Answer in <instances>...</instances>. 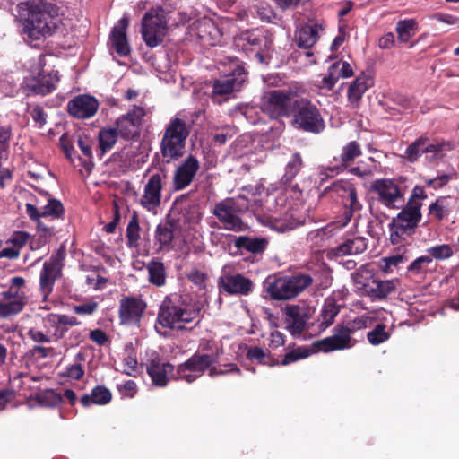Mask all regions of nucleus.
Here are the masks:
<instances>
[{"label": "nucleus", "mask_w": 459, "mask_h": 459, "mask_svg": "<svg viewBox=\"0 0 459 459\" xmlns=\"http://www.w3.org/2000/svg\"><path fill=\"white\" fill-rule=\"evenodd\" d=\"M26 4L28 13L22 20V33L28 44L37 48L59 29L60 9L45 0H30Z\"/></svg>", "instance_id": "nucleus-1"}, {"label": "nucleus", "mask_w": 459, "mask_h": 459, "mask_svg": "<svg viewBox=\"0 0 459 459\" xmlns=\"http://www.w3.org/2000/svg\"><path fill=\"white\" fill-rule=\"evenodd\" d=\"M191 126L186 120L175 117L166 125L160 143V152L163 164L179 160L186 153V140Z\"/></svg>", "instance_id": "nucleus-2"}, {"label": "nucleus", "mask_w": 459, "mask_h": 459, "mask_svg": "<svg viewBox=\"0 0 459 459\" xmlns=\"http://www.w3.org/2000/svg\"><path fill=\"white\" fill-rule=\"evenodd\" d=\"M313 283L308 273H297L291 275L276 273L268 276L264 288L273 300H289L296 298Z\"/></svg>", "instance_id": "nucleus-3"}, {"label": "nucleus", "mask_w": 459, "mask_h": 459, "mask_svg": "<svg viewBox=\"0 0 459 459\" xmlns=\"http://www.w3.org/2000/svg\"><path fill=\"white\" fill-rule=\"evenodd\" d=\"M290 118L291 126L301 132L318 134L325 129L319 108L306 97L298 96Z\"/></svg>", "instance_id": "nucleus-4"}, {"label": "nucleus", "mask_w": 459, "mask_h": 459, "mask_svg": "<svg viewBox=\"0 0 459 459\" xmlns=\"http://www.w3.org/2000/svg\"><path fill=\"white\" fill-rule=\"evenodd\" d=\"M406 177L377 178L370 184V192L376 195V200L390 210L401 209L409 188Z\"/></svg>", "instance_id": "nucleus-5"}, {"label": "nucleus", "mask_w": 459, "mask_h": 459, "mask_svg": "<svg viewBox=\"0 0 459 459\" xmlns=\"http://www.w3.org/2000/svg\"><path fill=\"white\" fill-rule=\"evenodd\" d=\"M421 218L420 204L411 202L403 204L401 212L388 224L390 242L393 245H398L405 241L408 237L412 236Z\"/></svg>", "instance_id": "nucleus-6"}, {"label": "nucleus", "mask_w": 459, "mask_h": 459, "mask_svg": "<svg viewBox=\"0 0 459 459\" xmlns=\"http://www.w3.org/2000/svg\"><path fill=\"white\" fill-rule=\"evenodd\" d=\"M298 94L291 91L271 90L266 91L260 100V110L270 119L290 118Z\"/></svg>", "instance_id": "nucleus-7"}, {"label": "nucleus", "mask_w": 459, "mask_h": 459, "mask_svg": "<svg viewBox=\"0 0 459 459\" xmlns=\"http://www.w3.org/2000/svg\"><path fill=\"white\" fill-rule=\"evenodd\" d=\"M200 312L201 308L199 307L187 308L186 307L176 305L171 299H167L160 306L157 321L163 327L183 331L186 330L185 324L191 323L198 317Z\"/></svg>", "instance_id": "nucleus-8"}, {"label": "nucleus", "mask_w": 459, "mask_h": 459, "mask_svg": "<svg viewBox=\"0 0 459 459\" xmlns=\"http://www.w3.org/2000/svg\"><path fill=\"white\" fill-rule=\"evenodd\" d=\"M247 80V72L242 65H237L230 74L212 82L210 98L213 103L222 104L230 100L232 93L239 91Z\"/></svg>", "instance_id": "nucleus-9"}, {"label": "nucleus", "mask_w": 459, "mask_h": 459, "mask_svg": "<svg viewBox=\"0 0 459 459\" xmlns=\"http://www.w3.org/2000/svg\"><path fill=\"white\" fill-rule=\"evenodd\" d=\"M220 355L216 353L195 352L185 362L178 365L176 376L178 379L193 383L202 377L212 365L219 361Z\"/></svg>", "instance_id": "nucleus-10"}, {"label": "nucleus", "mask_w": 459, "mask_h": 459, "mask_svg": "<svg viewBox=\"0 0 459 459\" xmlns=\"http://www.w3.org/2000/svg\"><path fill=\"white\" fill-rule=\"evenodd\" d=\"M167 30V20L161 8L150 9L142 19L141 33L145 44L155 48L162 43Z\"/></svg>", "instance_id": "nucleus-11"}, {"label": "nucleus", "mask_w": 459, "mask_h": 459, "mask_svg": "<svg viewBox=\"0 0 459 459\" xmlns=\"http://www.w3.org/2000/svg\"><path fill=\"white\" fill-rule=\"evenodd\" d=\"M66 256L65 247L61 246L43 264L39 276L40 291L46 298L53 291L56 281L60 277Z\"/></svg>", "instance_id": "nucleus-12"}, {"label": "nucleus", "mask_w": 459, "mask_h": 459, "mask_svg": "<svg viewBox=\"0 0 459 459\" xmlns=\"http://www.w3.org/2000/svg\"><path fill=\"white\" fill-rule=\"evenodd\" d=\"M168 173L165 169L152 174L144 186L140 204L149 212L156 210L161 204V191L166 186Z\"/></svg>", "instance_id": "nucleus-13"}, {"label": "nucleus", "mask_w": 459, "mask_h": 459, "mask_svg": "<svg viewBox=\"0 0 459 459\" xmlns=\"http://www.w3.org/2000/svg\"><path fill=\"white\" fill-rule=\"evenodd\" d=\"M146 307V302L140 296H123L118 306L119 324L126 326H140Z\"/></svg>", "instance_id": "nucleus-14"}, {"label": "nucleus", "mask_w": 459, "mask_h": 459, "mask_svg": "<svg viewBox=\"0 0 459 459\" xmlns=\"http://www.w3.org/2000/svg\"><path fill=\"white\" fill-rule=\"evenodd\" d=\"M146 115L145 109L134 106L133 109L120 116L115 122L119 136L126 141H135L141 134L142 121Z\"/></svg>", "instance_id": "nucleus-15"}, {"label": "nucleus", "mask_w": 459, "mask_h": 459, "mask_svg": "<svg viewBox=\"0 0 459 459\" xmlns=\"http://www.w3.org/2000/svg\"><path fill=\"white\" fill-rule=\"evenodd\" d=\"M213 214L223 224L227 230L235 232L245 231L247 225L236 214L234 203L230 199H226L215 204Z\"/></svg>", "instance_id": "nucleus-16"}, {"label": "nucleus", "mask_w": 459, "mask_h": 459, "mask_svg": "<svg viewBox=\"0 0 459 459\" xmlns=\"http://www.w3.org/2000/svg\"><path fill=\"white\" fill-rule=\"evenodd\" d=\"M178 233L177 223L167 219L160 222L154 231V246L158 253H168L174 248L176 236Z\"/></svg>", "instance_id": "nucleus-17"}, {"label": "nucleus", "mask_w": 459, "mask_h": 459, "mask_svg": "<svg viewBox=\"0 0 459 459\" xmlns=\"http://www.w3.org/2000/svg\"><path fill=\"white\" fill-rule=\"evenodd\" d=\"M58 82V71L46 73L42 69L36 76L26 78L25 85L33 94L45 96L56 90Z\"/></svg>", "instance_id": "nucleus-18"}, {"label": "nucleus", "mask_w": 459, "mask_h": 459, "mask_svg": "<svg viewBox=\"0 0 459 459\" xmlns=\"http://www.w3.org/2000/svg\"><path fill=\"white\" fill-rule=\"evenodd\" d=\"M219 289L230 295H248L254 284L252 281L240 273H223L218 280Z\"/></svg>", "instance_id": "nucleus-19"}, {"label": "nucleus", "mask_w": 459, "mask_h": 459, "mask_svg": "<svg viewBox=\"0 0 459 459\" xmlns=\"http://www.w3.org/2000/svg\"><path fill=\"white\" fill-rule=\"evenodd\" d=\"M99 101L93 96L81 94L70 100L67 103V112L78 119L92 117L98 111Z\"/></svg>", "instance_id": "nucleus-20"}, {"label": "nucleus", "mask_w": 459, "mask_h": 459, "mask_svg": "<svg viewBox=\"0 0 459 459\" xmlns=\"http://www.w3.org/2000/svg\"><path fill=\"white\" fill-rule=\"evenodd\" d=\"M47 197L48 204L41 207V211L37 205L26 204V212L31 221H39L42 217H52L54 219H64L65 208L61 201L53 198L48 192H40Z\"/></svg>", "instance_id": "nucleus-21"}, {"label": "nucleus", "mask_w": 459, "mask_h": 459, "mask_svg": "<svg viewBox=\"0 0 459 459\" xmlns=\"http://www.w3.org/2000/svg\"><path fill=\"white\" fill-rule=\"evenodd\" d=\"M333 335L317 340L312 343L313 348L316 351L331 352L333 351H341L349 349L352 346L351 337H348L341 330L339 325H335L333 329Z\"/></svg>", "instance_id": "nucleus-22"}, {"label": "nucleus", "mask_w": 459, "mask_h": 459, "mask_svg": "<svg viewBox=\"0 0 459 459\" xmlns=\"http://www.w3.org/2000/svg\"><path fill=\"white\" fill-rule=\"evenodd\" d=\"M199 168L200 165L197 159L193 155H189L174 172L173 185L175 190H182L188 186Z\"/></svg>", "instance_id": "nucleus-23"}, {"label": "nucleus", "mask_w": 459, "mask_h": 459, "mask_svg": "<svg viewBox=\"0 0 459 459\" xmlns=\"http://www.w3.org/2000/svg\"><path fill=\"white\" fill-rule=\"evenodd\" d=\"M129 25V19L123 16L116 26L113 27L109 41L111 48L120 56H126L130 54L131 48L126 37V30Z\"/></svg>", "instance_id": "nucleus-24"}, {"label": "nucleus", "mask_w": 459, "mask_h": 459, "mask_svg": "<svg viewBox=\"0 0 459 459\" xmlns=\"http://www.w3.org/2000/svg\"><path fill=\"white\" fill-rule=\"evenodd\" d=\"M146 370L154 385L164 387L169 382L168 376L174 371V366L169 362H163L160 357L156 356L148 360Z\"/></svg>", "instance_id": "nucleus-25"}, {"label": "nucleus", "mask_w": 459, "mask_h": 459, "mask_svg": "<svg viewBox=\"0 0 459 459\" xmlns=\"http://www.w3.org/2000/svg\"><path fill=\"white\" fill-rule=\"evenodd\" d=\"M240 39L247 45L257 49L255 56L263 60V55L260 50L267 49L271 47L273 40L272 35L267 30L259 29L247 30L241 34Z\"/></svg>", "instance_id": "nucleus-26"}, {"label": "nucleus", "mask_w": 459, "mask_h": 459, "mask_svg": "<svg viewBox=\"0 0 459 459\" xmlns=\"http://www.w3.org/2000/svg\"><path fill=\"white\" fill-rule=\"evenodd\" d=\"M399 284L400 281L398 279L385 281L378 279L372 280L370 287L365 296L370 298L372 301L383 300L395 292Z\"/></svg>", "instance_id": "nucleus-27"}, {"label": "nucleus", "mask_w": 459, "mask_h": 459, "mask_svg": "<svg viewBox=\"0 0 459 459\" xmlns=\"http://www.w3.org/2000/svg\"><path fill=\"white\" fill-rule=\"evenodd\" d=\"M322 29L321 25L314 23H307L300 27L296 32L297 45L300 48H311L319 39V30Z\"/></svg>", "instance_id": "nucleus-28"}, {"label": "nucleus", "mask_w": 459, "mask_h": 459, "mask_svg": "<svg viewBox=\"0 0 459 459\" xmlns=\"http://www.w3.org/2000/svg\"><path fill=\"white\" fill-rule=\"evenodd\" d=\"M48 321L54 327V336L56 339L64 338L70 327L81 324L75 316L65 314H50L48 316Z\"/></svg>", "instance_id": "nucleus-29"}, {"label": "nucleus", "mask_w": 459, "mask_h": 459, "mask_svg": "<svg viewBox=\"0 0 459 459\" xmlns=\"http://www.w3.org/2000/svg\"><path fill=\"white\" fill-rule=\"evenodd\" d=\"M368 247V240L363 237L346 239L331 250L335 256L358 255L363 253Z\"/></svg>", "instance_id": "nucleus-30"}, {"label": "nucleus", "mask_w": 459, "mask_h": 459, "mask_svg": "<svg viewBox=\"0 0 459 459\" xmlns=\"http://www.w3.org/2000/svg\"><path fill=\"white\" fill-rule=\"evenodd\" d=\"M269 241L265 238L238 236L235 238L234 246L240 250H246L254 255H259L267 248Z\"/></svg>", "instance_id": "nucleus-31"}, {"label": "nucleus", "mask_w": 459, "mask_h": 459, "mask_svg": "<svg viewBox=\"0 0 459 459\" xmlns=\"http://www.w3.org/2000/svg\"><path fill=\"white\" fill-rule=\"evenodd\" d=\"M373 85L372 79L369 76L361 74L358 76L350 85L347 92L350 103L358 107L363 94Z\"/></svg>", "instance_id": "nucleus-32"}, {"label": "nucleus", "mask_w": 459, "mask_h": 459, "mask_svg": "<svg viewBox=\"0 0 459 459\" xmlns=\"http://www.w3.org/2000/svg\"><path fill=\"white\" fill-rule=\"evenodd\" d=\"M362 155V149L357 141H351L345 144L342 152L338 157H334V160L339 162L336 166L338 169L344 170L350 167L354 160Z\"/></svg>", "instance_id": "nucleus-33"}, {"label": "nucleus", "mask_w": 459, "mask_h": 459, "mask_svg": "<svg viewBox=\"0 0 459 459\" xmlns=\"http://www.w3.org/2000/svg\"><path fill=\"white\" fill-rule=\"evenodd\" d=\"M111 399L112 394L108 388L104 385H97L90 394L82 395L80 402L83 407H89L91 404L106 405Z\"/></svg>", "instance_id": "nucleus-34"}, {"label": "nucleus", "mask_w": 459, "mask_h": 459, "mask_svg": "<svg viewBox=\"0 0 459 459\" xmlns=\"http://www.w3.org/2000/svg\"><path fill=\"white\" fill-rule=\"evenodd\" d=\"M353 282L357 289L365 296L370 287L372 280H375V270L369 264L361 265L355 273H351Z\"/></svg>", "instance_id": "nucleus-35"}, {"label": "nucleus", "mask_w": 459, "mask_h": 459, "mask_svg": "<svg viewBox=\"0 0 459 459\" xmlns=\"http://www.w3.org/2000/svg\"><path fill=\"white\" fill-rule=\"evenodd\" d=\"M119 134L115 127H101L98 133L100 156L109 152L117 143Z\"/></svg>", "instance_id": "nucleus-36"}, {"label": "nucleus", "mask_w": 459, "mask_h": 459, "mask_svg": "<svg viewBox=\"0 0 459 459\" xmlns=\"http://www.w3.org/2000/svg\"><path fill=\"white\" fill-rule=\"evenodd\" d=\"M287 329L294 337L299 336L305 329L307 321L305 315H302L299 307H290L287 311Z\"/></svg>", "instance_id": "nucleus-37"}, {"label": "nucleus", "mask_w": 459, "mask_h": 459, "mask_svg": "<svg viewBox=\"0 0 459 459\" xmlns=\"http://www.w3.org/2000/svg\"><path fill=\"white\" fill-rule=\"evenodd\" d=\"M316 352L313 346L307 347V346H295L293 345V348L290 349V347H288V351L284 354L281 360H279V363L277 366H288L292 363H295L300 359H306L309 357L311 354Z\"/></svg>", "instance_id": "nucleus-38"}, {"label": "nucleus", "mask_w": 459, "mask_h": 459, "mask_svg": "<svg viewBox=\"0 0 459 459\" xmlns=\"http://www.w3.org/2000/svg\"><path fill=\"white\" fill-rule=\"evenodd\" d=\"M196 30L198 38L205 45L213 46L219 39V30L212 21L200 22Z\"/></svg>", "instance_id": "nucleus-39"}, {"label": "nucleus", "mask_w": 459, "mask_h": 459, "mask_svg": "<svg viewBox=\"0 0 459 459\" xmlns=\"http://www.w3.org/2000/svg\"><path fill=\"white\" fill-rule=\"evenodd\" d=\"M340 312V307L336 304L334 299H326L323 305L319 322L322 330H325L334 322V318Z\"/></svg>", "instance_id": "nucleus-40"}, {"label": "nucleus", "mask_w": 459, "mask_h": 459, "mask_svg": "<svg viewBox=\"0 0 459 459\" xmlns=\"http://www.w3.org/2000/svg\"><path fill=\"white\" fill-rule=\"evenodd\" d=\"M27 304L26 297H20L12 301L0 299V318H12L19 315Z\"/></svg>", "instance_id": "nucleus-41"}, {"label": "nucleus", "mask_w": 459, "mask_h": 459, "mask_svg": "<svg viewBox=\"0 0 459 459\" xmlns=\"http://www.w3.org/2000/svg\"><path fill=\"white\" fill-rule=\"evenodd\" d=\"M149 281L158 287L166 282V271L164 264L157 259L151 260L146 265Z\"/></svg>", "instance_id": "nucleus-42"}, {"label": "nucleus", "mask_w": 459, "mask_h": 459, "mask_svg": "<svg viewBox=\"0 0 459 459\" xmlns=\"http://www.w3.org/2000/svg\"><path fill=\"white\" fill-rule=\"evenodd\" d=\"M395 30L398 40L406 43L416 34L418 22L414 19L400 20L396 23Z\"/></svg>", "instance_id": "nucleus-43"}, {"label": "nucleus", "mask_w": 459, "mask_h": 459, "mask_svg": "<svg viewBox=\"0 0 459 459\" xmlns=\"http://www.w3.org/2000/svg\"><path fill=\"white\" fill-rule=\"evenodd\" d=\"M247 359L249 360H256L258 363L268 366H276L279 359L273 357L269 351H265L258 346H250L247 349Z\"/></svg>", "instance_id": "nucleus-44"}, {"label": "nucleus", "mask_w": 459, "mask_h": 459, "mask_svg": "<svg viewBox=\"0 0 459 459\" xmlns=\"http://www.w3.org/2000/svg\"><path fill=\"white\" fill-rule=\"evenodd\" d=\"M141 227L139 224V217L136 212H134L126 227V245L130 248L139 247Z\"/></svg>", "instance_id": "nucleus-45"}, {"label": "nucleus", "mask_w": 459, "mask_h": 459, "mask_svg": "<svg viewBox=\"0 0 459 459\" xmlns=\"http://www.w3.org/2000/svg\"><path fill=\"white\" fill-rule=\"evenodd\" d=\"M344 207V218L345 221L342 225H346L352 218L354 212H359L362 209V204L358 199L357 189L351 190V193L342 201Z\"/></svg>", "instance_id": "nucleus-46"}, {"label": "nucleus", "mask_w": 459, "mask_h": 459, "mask_svg": "<svg viewBox=\"0 0 459 459\" xmlns=\"http://www.w3.org/2000/svg\"><path fill=\"white\" fill-rule=\"evenodd\" d=\"M303 166V161L300 153L295 152L290 160L287 163L285 173L281 178V182L284 185L291 183L292 179L299 174Z\"/></svg>", "instance_id": "nucleus-47"}, {"label": "nucleus", "mask_w": 459, "mask_h": 459, "mask_svg": "<svg viewBox=\"0 0 459 459\" xmlns=\"http://www.w3.org/2000/svg\"><path fill=\"white\" fill-rule=\"evenodd\" d=\"M429 141L428 137L420 136L411 143L405 150V158L408 161L413 163L418 160L422 153H425V143Z\"/></svg>", "instance_id": "nucleus-48"}, {"label": "nucleus", "mask_w": 459, "mask_h": 459, "mask_svg": "<svg viewBox=\"0 0 459 459\" xmlns=\"http://www.w3.org/2000/svg\"><path fill=\"white\" fill-rule=\"evenodd\" d=\"M429 212L430 214H433L437 221H442L451 212L448 197L439 196L429 206Z\"/></svg>", "instance_id": "nucleus-49"}, {"label": "nucleus", "mask_w": 459, "mask_h": 459, "mask_svg": "<svg viewBox=\"0 0 459 459\" xmlns=\"http://www.w3.org/2000/svg\"><path fill=\"white\" fill-rule=\"evenodd\" d=\"M356 187L353 184L346 180H336L333 182L330 186H326L324 190L325 194L333 193L337 196L341 197L342 202L346 198V196L351 193V190H354Z\"/></svg>", "instance_id": "nucleus-50"}, {"label": "nucleus", "mask_w": 459, "mask_h": 459, "mask_svg": "<svg viewBox=\"0 0 459 459\" xmlns=\"http://www.w3.org/2000/svg\"><path fill=\"white\" fill-rule=\"evenodd\" d=\"M36 400L42 406L54 408L63 402V397L62 394L55 392L54 390L48 389L38 394Z\"/></svg>", "instance_id": "nucleus-51"}, {"label": "nucleus", "mask_w": 459, "mask_h": 459, "mask_svg": "<svg viewBox=\"0 0 459 459\" xmlns=\"http://www.w3.org/2000/svg\"><path fill=\"white\" fill-rule=\"evenodd\" d=\"M391 334L386 331V325L377 324L374 329L368 333L367 338L370 344L376 346L386 342Z\"/></svg>", "instance_id": "nucleus-52"}, {"label": "nucleus", "mask_w": 459, "mask_h": 459, "mask_svg": "<svg viewBox=\"0 0 459 459\" xmlns=\"http://www.w3.org/2000/svg\"><path fill=\"white\" fill-rule=\"evenodd\" d=\"M341 330L348 337H351L356 332L363 330L367 327V318L363 316H358L353 320L348 321L344 324H338Z\"/></svg>", "instance_id": "nucleus-53"}, {"label": "nucleus", "mask_w": 459, "mask_h": 459, "mask_svg": "<svg viewBox=\"0 0 459 459\" xmlns=\"http://www.w3.org/2000/svg\"><path fill=\"white\" fill-rule=\"evenodd\" d=\"M256 13L258 17L265 22L278 23L281 17L276 13L274 9L267 3H261L256 7Z\"/></svg>", "instance_id": "nucleus-54"}, {"label": "nucleus", "mask_w": 459, "mask_h": 459, "mask_svg": "<svg viewBox=\"0 0 459 459\" xmlns=\"http://www.w3.org/2000/svg\"><path fill=\"white\" fill-rule=\"evenodd\" d=\"M428 256L436 260H446L454 255V250L448 244H441L430 247L427 249Z\"/></svg>", "instance_id": "nucleus-55"}, {"label": "nucleus", "mask_w": 459, "mask_h": 459, "mask_svg": "<svg viewBox=\"0 0 459 459\" xmlns=\"http://www.w3.org/2000/svg\"><path fill=\"white\" fill-rule=\"evenodd\" d=\"M432 263V257L422 255L416 258L407 267V273L414 275L425 274L428 272V265Z\"/></svg>", "instance_id": "nucleus-56"}, {"label": "nucleus", "mask_w": 459, "mask_h": 459, "mask_svg": "<svg viewBox=\"0 0 459 459\" xmlns=\"http://www.w3.org/2000/svg\"><path fill=\"white\" fill-rule=\"evenodd\" d=\"M340 63L335 62L330 65L328 69V74L326 76L323 78V83L325 88L332 90L335 84L337 83L340 75H338L337 71L339 70Z\"/></svg>", "instance_id": "nucleus-57"}, {"label": "nucleus", "mask_w": 459, "mask_h": 459, "mask_svg": "<svg viewBox=\"0 0 459 459\" xmlns=\"http://www.w3.org/2000/svg\"><path fill=\"white\" fill-rule=\"evenodd\" d=\"M29 238L30 234L28 232L14 231L11 238L7 240V243L12 244L14 248H17L20 251L21 248L26 245Z\"/></svg>", "instance_id": "nucleus-58"}, {"label": "nucleus", "mask_w": 459, "mask_h": 459, "mask_svg": "<svg viewBox=\"0 0 459 459\" xmlns=\"http://www.w3.org/2000/svg\"><path fill=\"white\" fill-rule=\"evenodd\" d=\"M187 279L195 285L198 286L201 289H204L205 288L208 276L205 273L198 269H194L187 273Z\"/></svg>", "instance_id": "nucleus-59"}, {"label": "nucleus", "mask_w": 459, "mask_h": 459, "mask_svg": "<svg viewBox=\"0 0 459 459\" xmlns=\"http://www.w3.org/2000/svg\"><path fill=\"white\" fill-rule=\"evenodd\" d=\"M12 128L10 126H0V155L6 152L10 146Z\"/></svg>", "instance_id": "nucleus-60"}, {"label": "nucleus", "mask_w": 459, "mask_h": 459, "mask_svg": "<svg viewBox=\"0 0 459 459\" xmlns=\"http://www.w3.org/2000/svg\"><path fill=\"white\" fill-rule=\"evenodd\" d=\"M54 349L52 347H43L40 345H34L27 352V356L30 358L45 359L53 353Z\"/></svg>", "instance_id": "nucleus-61"}, {"label": "nucleus", "mask_w": 459, "mask_h": 459, "mask_svg": "<svg viewBox=\"0 0 459 459\" xmlns=\"http://www.w3.org/2000/svg\"><path fill=\"white\" fill-rule=\"evenodd\" d=\"M261 110L255 107H247L243 112L246 119L252 125H257L263 121Z\"/></svg>", "instance_id": "nucleus-62"}, {"label": "nucleus", "mask_w": 459, "mask_h": 459, "mask_svg": "<svg viewBox=\"0 0 459 459\" xmlns=\"http://www.w3.org/2000/svg\"><path fill=\"white\" fill-rule=\"evenodd\" d=\"M428 197L427 193L423 186H414L411 196L409 197L407 203L417 204L422 207V200Z\"/></svg>", "instance_id": "nucleus-63"}, {"label": "nucleus", "mask_w": 459, "mask_h": 459, "mask_svg": "<svg viewBox=\"0 0 459 459\" xmlns=\"http://www.w3.org/2000/svg\"><path fill=\"white\" fill-rule=\"evenodd\" d=\"M30 116L33 121L39 125V128H41L47 123V113L40 106L34 107L30 111Z\"/></svg>", "instance_id": "nucleus-64"}]
</instances>
